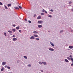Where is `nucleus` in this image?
<instances>
[{"label": "nucleus", "instance_id": "obj_28", "mask_svg": "<svg viewBox=\"0 0 73 73\" xmlns=\"http://www.w3.org/2000/svg\"><path fill=\"white\" fill-rule=\"evenodd\" d=\"M28 66H29V67H31V64H28Z\"/></svg>", "mask_w": 73, "mask_h": 73}, {"label": "nucleus", "instance_id": "obj_6", "mask_svg": "<svg viewBox=\"0 0 73 73\" xmlns=\"http://www.w3.org/2000/svg\"><path fill=\"white\" fill-rule=\"evenodd\" d=\"M30 39L31 40H34L35 39V37L34 36H32L30 37Z\"/></svg>", "mask_w": 73, "mask_h": 73}, {"label": "nucleus", "instance_id": "obj_12", "mask_svg": "<svg viewBox=\"0 0 73 73\" xmlns=\"http://www.w3.org/2000/svg\"><path fill=\"white\" fill-rule=\"evenodd\" d=\"M64 61L66 62H69V60H67V59H65L64 60Z\"/></svg>", "mask_w": 73, "mask_h": 73}, {"label": "nucleus", "instance_id": "obj_1", "mask_svg": "<svg viewBox=\"0 0 73 73\" xmlns=\"http://www.w3.org/2000/svg\"><path fill=\"white\" fill-rule=\"evenodd\" d=\"M38 24H42L43 23V21H38Z\"/></svg>", "mask_w": 73, "mask_h": 73}, {"label": "nucleus", "instance_id": "obj_29", "mask_svg": "<svg viewBox=\"0 0 73 73\" xmlns=\"http://www.w3.org/2000/svg\"><path fill=\"white\" fill-rule=\"evenodd\" d=\"M1 71H3V70H4V68H3L2 69H1Z\"/></svg>", "mask_w": 73, "mask_h": 73}, {"label": "nucleus", "instance_id": "obj_8", "mask_svg": "<svg viewBox=\"0 0 73 73\" xmlns=\"http://www.w3.org/2000/svg\"><path fill=\"white\" fill-rule=\"evenodd\" d=\"M38 28H42V25H38Z\"/></svg>", "mask_w": 73, "mask_h": 73}, {"label": "nucleus", "instance_id": "obj_23", "mask_svg": "<svg viewBox=\"0 0 73 73\" xmlns=\"http://www.w3.org/2000/svg\"><path fill=\"white\" fill-rule=\"evenodd\" d=\"M19 28H20V27H17L16 28V29L18 30L19 29Z\"/></svg>", "mask_w": 73, "mask_h": 73}, {"label": "nucleus", "instance_id": "obj_3", "mask_svg": "<svg viewBox=\"0 0 73 73\" xmlns=\"http://www.w3.org/2000/svg\"><path fill=\"white\" fill-rule=\"evenodd\" d=\"M42 12H45V13H48V12H47L46 11H45V10L44 9H43Z\"/></svg>", "mask_w": 73, "mask_h": 73}, {"label": "nucleus", "instance_id": "obj_41", "mask_svg": "<svg viewBox=\"0 0 73 73\" xmlns=\"http://www.w3.org/2000/svg\"><path fill=\"white\" fill-rule=\"evenodd\" d=\"M36 15H34V17H36Z\"/></svg>", "mask_w": 73, "mask_h": 73}, {"label": "nucleus", "instance_id": "obj_46", "mask_svg": "<svg viewBox=\"0 0 73 73\" xmlns=\"http://www.w3.org/2000/svg\"><path fill=\"white\" fill-rule=\"evenodd\" d=\"M25 21H27V19H25Z\"/></svg>", "mask_w": 73, "mask_h": 73}, {"label": "nucleus", "instance_id": "obj_32", "mask_svg": "<svg viewBox=\"0 0 73 73\" xmlns=\"http://www.w3.org/2000/svg\"><path fill=\"white\" fill-rule=\"evenodd\" d=\"M48 17H52V16L51 15H49L48 16Z\"/></svg>", "mask_w": 73, "mask_h": 73}, {"label": "nucleus", "instance_id": "obj_45", "mask_svg": "<svg viewBox=\"0 0 73 73\" xmlns=\"http://www.w3.org/2000/svg\"><path fill=\"white\" fill-rule=\"evenodd\" d=\"M7 65H5V68H7Z\"/></svg>", "mask_w": 73, "mask_h": 73}, {"label": "nucleus", "instance_id": "obj_39", "mask_svg": "<svg viewBox=\"0 0 73 73\" xmlns=\"http://www.w3.org/2000/svg\"><path fill=\"white\" fill-rule=\"evenodd\" d=\"M28 21L29 23H31V21L29 20Z\"/></svg>", "mask_w": 73, "mask_h": 73}, {"label": "nucleus", "instance_id": "obj_10", "mask_svg": "<svg viewBox=\"0 0 73 73\" xmlns=\"http://www.w3.org/2000/svg\"><path fill=\"white\" fill-rule=\"evenodd\" d=\"M50 43L51 45L52 46H54V44H53L52 42H50Z\"/></svg>", "mask_w": 73, "mask_h": 73}, {"label": "nucleus", "instance_id": "obj_42", "mask_svg": "<svg viewBox=\"0 0 73 73\" xmlns=\"http://www.w3.org/2000/svg\"><path fill=\"white\" fill-rule=\"evenodd\" d=\"M15 35H13V37H15Z\"/></svg>", "mask_w": 73, "mask_h": 73}, {"label": "nucleus", "instance_id": "obj_33", "mask_svg": "<svg viewBox=\"0 0 73 73\" xmlns=\"http://www.w3.org/2000/svg\"><path fill=\"white\" fill-rule=\"evenodd\" d=\"M41 15H44V13H41Z\"/></svg>", "mask_w": 73, "mask_h": 73}, {"label": "nucleus", "instance_id": "obj_44", "mask_svg": "<svg viewBox=\"0 0 73 73\" xmlns=\"http://www.w3.org/2000/svg\"><path fill=\"white\" fill-rule=\"evenodd\" d=\"M71 11H72V12H73V9L72 8L71 9Z\"/></svg>", "mask_w": 73, "mask_h": 73}, {"label": "nucleus", "instance_id": "obj_36", "mask_svg": "<svg viewBox=\"0 0 73 73\" xmlns=\"http://www.w3.org/2000/svg\"><path fill=\"white\" fill-rule=\"evenodd\" d=\"M50 11H51V12H53V10L52 9H51L50 10Z\"/></svg>", "mask_w": 73, "mask_h": 73}, {"label": "nucleus", "instance_id": "obj_50", "mask_svg": "<svg viewBox=\"0 0 73 73\" xmlns=\"http://www.w3.org/2000/svg\"><path fill=\"white\" fill-rule=\"evenodd\" d=\"M10 35H12V34H10Z\"/></svg>", "mask_w": 73, "mask_h": 73}, {"label": "nucleus", "instance_id": "obj_40", "mask_svg": "<svg viewBox=\"0 0 73 73\" xmlns=\"http://www.w3.org/2000/svg\"><path fill=\"white\" fill-rule=\"evenodd\" d=\"M21 30H19V32H20V33H21Z\"/></svg>", "mask_w": 73, "mask_h": 73}, {"label": "nucleus", "instance_id": "obj_37", "mask_svg": "<svg viewBox=\"0 0 73 73\" xmlns=\"http://www.w3.org/2000/svg\"><path fill=\"white\" fill-rule=\"evenodd\" d=\"M7 68L8 69H10V67H9L7 66Z\"/></svg>", "mask_w": 73, "mask_h": 73}, {"label": "nucleus", "instance_id": "obj_38", "mask_svg": "<svg viewBox=\"0 0 73 73\" xmlns=\"http://www.w3.org/2000/svg\"><path fill=\"white\" fill-rule=\"evenodd\" d=\"M12 26H13V27H15L16 26V25H13Z\"/></svg>", "mask_w": 73, "mask_h": 73}, {"label": "nucleus", "instance_id": "obj_31", "mask_svg": "<svg viewBox=\"0 0 73 73\" xmlns=\"http://www.w3.org/2000/svg\"><path fill=\"white\" fill-rule=\"evenodd\" d=\"M69 57H70V58H72L73 57V56H72V55H70V56H69Z\"/></svg>", "mask_w": 73, "mask_h": 73}, {"label": "nucleus", "instance_id": "obj_27", "mask_svg": "<svg viewBox=\"0 0 73 73\" xmlns=\"http://www.w3.org/2000/svg\"><path fill=\"white\" fill-rule=\"evenodd\" d=\"M4 35L5 36H7V33H4Z\"/></svg>", "mask_w": 73, "mask_h": 73}, {"label": "nucleus", "instance_id": "obj_26", "mask_svg": "<svg viewBox=\"0 0 73 73\" xmlns=\"http://www.w3.org/2000/svg\"><path fill=\"white\" fill-rule=\"evenodd\" d=\"M18 7L19 8H20V9H22V7H21L19 5Z\"/></svg>", "mask_w": 73, "mask_h": 73}, {"label": "nucleus", "instance_id": "obj_17", "mask_svg": "<svg viewBox=\"0 0 73 73\" xmlns=\"http://www.w3.org/2000/svg\"><path fill=\"white\" fill-rule=\"evenodd\" d=\"M33 33H35V34H36V33H38V32L36 31H33Z\"/></svg>", "mask_w": 73, "mask_h": 73}, {"label": "nucleus", "instance_id": "obj_52", "mask_svg": "<svg viewBox=\"0 0 73 73\" xmlns=\"http://www.w3.org/2000/svg\"><path fill=\"white\" fill-rule=\"evenodd\" d=\"M11 73H12V72H11Z\"/></svg>", "mask_w": 73, "mask_h": 73}, {"label": "nucleus", "instance_id": "obj_19", "mask_svg": "<svg viewBox=\"0 0 73 73\" xmlns=\"http://www.w3.org/2000/svg\"><path fill=\"white\" fill-rule=\"evenodd\" d=\"M12 31H13V32H15L16 30L14 29H12Z\"/></svg>", "mask_w": 73, "mask_h": 73}, {"label": "nucleus", "instance_id": "obj_16", "mask_svg": "<svg viewBox=\"0 0 73 73\" xmlns=\"http://www.w3.org/2000/svg\"><path fill=\"white\" fill-rule=\"evenodd\" d=\"M12 4H8L7 5V6L8 7H10V6H11Z\"/></svg>", "mask_w": 73, "mask_h": 73}, {"label": "nucleus", "instance_id": "obj_4", "mask_svg": "<svg viewBox=\"0 0 73 73\" xmlns=\"http://www.w3.org/2000/svg\"><path fill=\"white\" fill-rule=\"evenodd\" d=\"M5 64H7V62H2V65L4 66L5 65Z\"/></svg>", "mask_w": 73, "mask_h": 73}, {"label": "nucleus", "instance_id": "obj_20", "mask_svg": "<svg viewBox=\"0 0 73 73\" xmlns=\"http://www.w3.org/2000/svg\"><path fill=\"white\" fill-rule=\"evenodd\" d=\"M64 32V31L63 30H61L60 31V33H61L62 32Z\"/></svg>", "mask_w": 73, "mask_h": 73}, {"label": "nucleus", "instance_id": "obj_35", "mask_svg": "<svg viewBox=\"0 0 73 73\" xmlns=\"http://www.w3.org/2000/svg\"><path fill=\"white\" fill-rule=\"evenodd\" d=\"M0 5H3V3L1 2H0Z\"/></svg>", "mask_w": 73, "mask_h": 73}, {"label": "nucleus", "instance_id": "obj_22", "mask_svg": "<svg viewBox=\"0 0 73 73\" xmlns=\"http://www.w3.org/2000/svg\"><path fill=\"white\" fill-rule=\"evenodd\" d=\"M24 57L25 58V59H27V58H28L26 56H24Z\"/></svg>", "mask_w": 73, "mask_h": 73}, {"label": "nucleus", "instance_id": "obj_15", "mask_svg": "<svg viewBox=\"0 0 73 73\" xmlns=\"http://www.w3.org/2000/svg\"><path fill=\"white\" fill-rule=\"evenodd\" d=\"M67 58L68 59V60H70L71 58H69V57H67Z\"/></svg>", "mask_w": 73, "mask_h": 73}, {"label": "nucleus", "instance_id": "obj_13", "mask_svg": "<svg viewBox=\"0 0 73 73\" xmlns=\"http://www.w3.org/2000/svg\"><path fill=\"white\" fill-rule=\"evenodd\" d=\"M14 8H15V9H19V8L16 7H14Z\"/></svg>", "mask_w": 73, "mask_h": 73}, {"label": "nucleus", "instance_id": "obj_48", "mask_svg": "<svg viewBox=\"0 0 73 73\" xmlns=\"http://www.w3.org/2000/svg\"><path fill=\"white\" fill-rule=\"evenodd\" d=\"M69 7H71V6H72V5H69Z\"/></svg>", "mask_w": 73, "mask_h": 73}, {"label": "nucleus", "instance_id": "obj_34", "mask_svg": "<svg viewBox=\"0 0 73 73\" xmlns=\"http://www.w3.org/2000/svg\"><path fill=\"white\" fill-rule=\"evenodd\" d=\"M8 32H9V33H12V31H8Z\"/></svg>", "mask_w": 73, "mask_h": 73}, {"label": "nucleus", "instance_id": "obj_25", "mask_svg": "<svg viewBox=\"0 0 73 73\" xmlns=\"http://www.w3.org/2000/svg\"><path fill=\"white\" fill-rule=\"evenodd\" d=\"M36 40L37 41H38L40 40V39L39 38H35Z\"/></svg>", "mask_w": 73, "mask_h": 73}, {"label": "nucleus", "instance_id": "obj_2", "mask_svg": "<svg viewBox=\"0 0 73 73\" xmlns=\"http://www.w3.org/2000/svg\"><path fill=\"white\" fill-rule=\"evenodd\" d=\"M48 50L50 51H54V49L52 48H48Z\"/></svg>", "mask_w": 73, "mask_h": 73}, {"label": "nucleus", "instance_id": "obj_5", "mask_svg": "<svg viewBox=\"0 0 73 73\" xmlns=\"http://www.w3.org/2000/svg\"><path fill=\"white\" fill-rule=\"evenodd\" d=\"M42 64H43L44 65H46V63L45 62H42Z\"/></svg>", "mask_w": 73, "mask_h": 73}, {"label": "nucleus", "instance_id": "obj_43", "mask_svg": "<svg viewBox=\"0 0 73 73\" xmlns=\"http://www.w3.org/2000/svg\"><path fill=\"white\" fill-rule=\"evenodd\" d=\"M72 64H71V66H72L73 65V62H72Z\"/></svg>", "mask_w": 73, "mask_h": 73}, {"label": "nucleus", "instance_id": "obj_18", "mask_svg": "<svg viewBox=\"0 0 73 73\" xmlns=\"http://www.w3.org/2000/svg\"><path fill=\"white\" fill-rule=\"evenodd\" d=\"M5 6V9H8V7L6 6H5V5H4Z\"/></svg>", "mask_w": 73, "mask_h": 73}, {"label": "nucleus", "instance_id": "obj_24", "mask_svg": "<svg viewBox=\"0 0 73 73\" xmlns=\"http://www.w3.org/2000/svg\"><path fill=\"white\" fill-rule=\"evenodd\" d=\"M38 63L39 64H40V65H42V62H39Z\"/></svg>", "mask_w": 73, "mask_h": 73}, {"label": "nucleus", "instance_id": "obj_7", "mask_svg": "<svg viewBox=\"0 0 73 73\" xmlns=\"http://www.w3.org/2000/svg\"><path fill=\"white\" fill-rule=\"evenodd\" d=\"M13 41H16V40H17V39L16 38H13Z\"/></svg>", "mask_w": 73, "mask_h": 73}, {"label": "nucleus", "instance_id": "obj_11", "mask_svg": "<svg viewBox=\"0 0 73 73\" xmlns=\"http://www.w3.org/2000/svg\"><path fill=\"white\" fill-rule=\"evenodd\" d=\"M41 16H38L37 17V19H38V20H39V19H41Z\"/></svg>", "mask_w": 73, "mask_h": 73}, {"label": "nucleus", "instance_id": "obj_21", "mask_svg": "<svg viewBox=\"0 0 73 73\" xmlns=\"http://www.w3.org/2000/svg\"><path fill=\"white\" fill-rule=\"evenodd\" d=\"M72 1H69L68 2L69 4H72Z\"/></svg>", "mask_w": 73, "mask_h": 73}, {"label": "nucleus", "instance_id": "obj_49", "mask_svg": "<svg viewBox=\"0 0 73 73\" xmlns=\"http://www.w3.org/2000/svg\"><path fill=\"white\" fill-rule=\"evenodd\" d=\"M72 31H73V30H71V32H72Z\"/></svg>", "mask_w": 73, "mask_h": 73}, {"label": "nucleus", "instance_id": "obj_30", "mask_svg": "<svg viewBox=\"0 0 73 73\" xmlns=\"http://www.w3.org/2000/svg\"><path fill=\"white\" fill-rule=\"evenodd\" d=\"M71 60H72V62H73V58H71Z\"/></svg>", "mask_w": 73, "mask_h": 73}, {"label": "nucleus", "instance_id": "obj_51", "mask_svg": "<svg viewBox=\"0 0 73 73\" xmlns=\"http://www.w3.org/2000/svg\"><path fill=\"white\" fill-rule=\"evenodd\" d=\"M65 7V6H64Z\"/></svg>", "mask_w": 73, "mask_h": 73}, {"label": "nucleus", "instance_id": "obj_47", "mask_svg": "<svg viewBox=\"0 0 73 73\" xmlns=\"http://www.w3.org/2000/svg\"><path fill=\"white\" fill-rule=\"evenodd\" d=\"M41 72H44V71H43V70H41Z\"/></svg>", "mask_w": 73, "mask_h": 73}, {"label": "nucleus", "instance_id": "obj_14", "mask_svg": "<svg viewBox=\"0 0 73 73\" xmlns=\"http://www.w3.org/2000/svg\"><path fill=\"white\" fill-rule=\"evenodd\" d=\"M33 36H34V37H38V35H36L35 34H34Z\"/></svg>", "mask_w": 73, "mask_h": 73}, {"label": "nucleus", "instance_id": "obj_9", "mask_svg": "<svg viewBox=\"0 0 73 73\" xmlns=\"http://www.w3.org/2000/svg\"><path fill=\"white\" fill-rule=\"evenodd\" d=\"M69 48H70V49H73V46H69Z\"/></svg>", "mask_w": 73, "mask_h": 73}]
</instances>
